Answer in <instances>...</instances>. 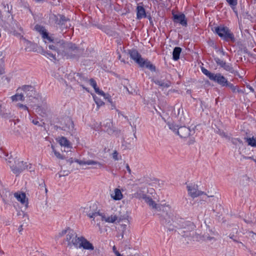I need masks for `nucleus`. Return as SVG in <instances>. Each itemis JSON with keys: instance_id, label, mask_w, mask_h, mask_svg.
Returning a JSON list of instances; mask_svg holds the SVG:
<instances>
[{"instance_id": "obj_41", "label": "nucleus", "mask_w": 256, "mask_h": 256, "mask_svg": "<svg viewBox=\"0 0 256 256\" xmlns=\"http://www.w3.org/2000/svg\"><path fill=\"white\" fill-rule=\"evenodd\" d=\"M45 56H48L52 58L54 60H56V55L52 54V53L48 52H45L44 54Z\"/></svg>"}, {"instance_id": "obj_44", "label": "nucleus", "mask_w": 256, "mask_h": 256, "mask_svg": "<svg viewBox=\"0 0 256 256\" xmlns=\"http://www.w3.org/2000/svg\"><path fill=\"white\" fill-rule=\"evenodd\" d=\"M17 106L20 108H22L24 109L25 110H28V108L26 105H24V104H17Z\"/></svg>"}, {"instance_id": "obj_27", "label": "nucleus", "mask_w": 256, "mask_h": 256, "mask_svg": "<svg viewBox=\"0 0 256 256\" xmlns=\"http://www.w3.org/2000/svg\"><path fill=\"white\" fill-rule=\"evenodd\" d=\"M144 200L146 202L149 206H151L152 208H158L156 204L150 197L147 196Z\"/></svg>"}, {"instance_id": "obj_38", "label": "nucleus", "mask_w": 256, "mask_h": 256, "mask_svg": "<svg viewBox=\"0 0 256 256\" xmlns=\"http://www.w3.org/2000/svg\"><path fill=\"white\" fill-rule=\"evenodd\" d=\"M226 86L229 87L233 92H235L236 91L237 86H234L232 84L228 82V84Z\"/></svg>"}, {"instance_id": "obj_6", "label": "nucleus", "mask_w": 256, "mask_h": 256, "mask_svg": "<svg viewBox=\"0 0 256 256\" xmlns=\"http://www.w3.org/2000/svg\"><path fill=\"white\" fill-rule=\"evenodd\" d=\"M186 188L188 195L193 198H194L203 194H204L206 196L204 198H203L204 199L200 200V202L201 204H202L203 202L206 201V199L207 198L212 196H207L204 192H202L201 190H198V186L197 185H188L186 186Z\"/></svg>"}, {"instance_id": "obj_63", "label": "nucleus", "mask_w": 256, "mask_h": 256, "mask_svg": "<svg viewBox=\"0 0 256 256\" xmlns=\"http://www.w3.org/2000/svg\"><path fill=\"white\" fill-rule=\"evenodd\" d=\"M120 60H121V62H124V63H125V62H125V60H124V59H122V57L120 58Z\"/></svg>"}, {"instance_id": "obj_21", "label": "nucleus", "mask_w": 256, "mask_h": 256, "mask_svg": "<svg viewBox=\"0 0 256 256\" xmlns=\"http://www.w3.org/2000/svg\"><path fill=\"white\" fill-rule=\"evenodd\" d=\"M111 196L114 200H122L123 198V195L120 189L115 188L114 193L111 194Z\"/></svg>"}, {"instance_id": "obj_10", "label": "nucleus", "mask_w": 256, "mask_h": 256, "mask_svg": "<svg viewBox=\"0 0 256 256\" xmlns=\"http://www.w3.org/2000/svg\"><path fill=\"white\" fill-rule=\"evenodd\" d=\"M173 21L174 23H178L184 26H187V20L183 14H173Z\"/></svg>"}, {"instance_id": "obj_12", "label": "nucleus", "mask_w": 256, "mask_h": 256, "mask_svg": "<svg viewBox=\"0 0 256 256\" xmlns=\"http://www.w3.org/2000/svg\"><path fill=\"white\" fill-rule=\"evenodd\" d=\"M130 56L136 63L138 65L142 63V61L144 59L142 58L140 54L136 50H131L128 52Z\"/></svg>"}, {"instance_id": "obj_58", "label": "nucleus", "mask_w": 256, "mask_h": 256, "mask_svg": "<svg viewBox=\"0 0 256 256\" xmlns=\"http://www.w3.org/2000/svg\"><path fill=\"white\" fill-rule=\"evenodd\" d=\"M234 236L232 235V236H230V238L232 239L234 242H238V241H237L236 240H234V238H233Z\"/></svg>"}, {"instance_id": "obj_31", "label": "nucleus", "mask_w": 256, "mask_h": 256, "mask_svg": "<svg viewBox=\"0 0 256 256\" xmlns=\"http://www.w3.org/2000/svg\"><path fill=\"white\" fill-rule=\"evenodd\" d=\"M224 70H226L230 72V73H234V68H232L231 64H226V62L224 64V65L222 67Z\"/></svg>"}, {"instance_id": "obj_13", "label": "nucleus", "mask_w": 256, "mask_h": 256, "mask_svg": "<svg viewBox=\"0 0 256 256\" xmlns=\"http://www.w3.org/2000/svg\"><path fill=\"white\" fill-rule=\"evenodd\" d=\"M190 130L185 126L179 127V130L177 131L178 134L181 138H188L190 134Z\"/></svg>"}, {"instance_id": "obj_30", "label": "nucleus", "mask_w": 256, "mask_h": 256, "mask_svg": "<svg viewBox=\"0 0 256 256\" xmlns=\"http://www.w3.org/2000/svg\"><path fill=\"white\" fill-rule=\"evenodd\" d=\"M246 139L249 146L252 147H256V138L252 136V138H246Z\"/></svg>"}, {"instance_id": "obj_3", "label": "nucleus", "mask_w": 256, "mask_h": 256, "mask_svg": "<svg viewBox=\"0 0 256 256\" xmlns=\"http://www.w3.org/2000/svg\"><path fill=\"white\" fill-rule=\"evenodd\" d=\"M8 162L10 164L12 162L10 160H8ZM14 162V165L12 166L10 164V166L13 173L16 174V176L20 174V173L22 172L26 169L28 170L30 172L33 170L32 165L31 164H27L26 162L20 161L18 160Z\"/></svg>"}, {"instance_id": "obj_49", "label": "nucleus", "mask_w": 256, "mask_h": 256, "mask_svg": "<svg viewBox=\"0 0 256 256\" xmlns=\"http://www.w3.org/2000/svg\"><path fill=\"white\" fill-rule=\"evenodd\" d=\"M246 88H248L252 92H254V89L250 84H247Z\"/></svg>"}, {"instance_id": "obj_15", "label": "nucleus", "mask_w": 256, "mask_h": 256, "mask_svg": "<svg viewBox=\"0 0 256 256\" xmlns=\"http://www.w3.org/2000/svg\"><path fill=\"white\" fill-rule=\"evenodd\" d=\"M56 140L61 146H64L68 148H72L70 142L64 136H58L56 138Z\"/></svg>"}, {"instance_id": "obj_40", "label": "nucleus", "mask_w": 256, "mask_h": 256, "mask_svg": "<svg viewBox=\"0 0 256 256\" xmlns=\"http://www.w3.org/2000/svg\"><path fill=\"white\" fill-rule=\"evenodd\" d=\"M52 148L53 149V152L54 154V155L58 158L60 159H64V157L60 154L59 152H56L53 146H52Z\"/></svg>"}, {"instance_id": "obj_52", "label": "nucleus", "mask_w": 256, "mask_h": 256, "mask_svg": "<svg viewBox=\"0 0 256 256\" xmlns=\"http://www.w3.org/2000/svg\"><path fill=\"white\" fill-rule=\"evenodd\" d=\"M234 140H237V141H238V142L240 144H242V141L240 139H239V138L234 139V140H232V143H233V144H236V142H234Z\"/></svg>"}, {"instance_id": "obj_8", "label": "nucleus", "mask_w": 256, "mask_h": 256, "mask_svg": "<svg viewBox=\"0 0 256 256\" xmlns=\"http://www.w3.org/2000/svg\"><path fill=\"white\" fill-rule=\"evenodd\" d=\"M210 80L218 83L222 86H226L228 82L227 79L220 73L214 74Z\"/></svg>"}, {"instance_id": "obj_14", "label": "nucleus", "mask_w": 256, "mask_h": 256, "mask_svg": "<svg viewBox=\"0 0 256 256\" xmlns=\"http://www.w3.org/2000/svg\"><path fill=\"white\" fill-rule=\"evenodd\" d=\"M26 94V96L33 98L35 95L36 91L34 88L30 85H24L20 88Z\"/></svg>"}, {"instance_id": "obj_7", "label": "nucleus", "mask_w": 256, "mask_h": 256, "mask_svg": "<svg viewBox=\"0 0 256 256\" xmlns=\"http://www.w3.org/2000/svg\"><path fill=\"white\" fill-rule=\"evenodd\" d=\"M186 226H184V225H180V229L182 228L184 230H181L179 234L183 236H193L194 233L195 226L192 223L188 222Z\"/></svg>"}, {"instance_id": "obj_50", "label": "nucleus", "mask_w": 256, "mask_h": 256, "mask_svg": "<svg viewBox=\"0 0 256 256\" xmlns=\"http://www.w3.org/2000/svg\"><path fill=\"white\" fill-rule=\"evenodd\" d=\"M98 94L101 95V96H106V94L102 90H100L98 92Z\"/></svg>"}, {"instance_id": "obj_62", "label": "nucleus", "mask_w": 256, "mask_h": 256, "mask_svg": "<svg viewBox=\"0 0 256 256\" xmlns=\"http://www.w3.org/2000/svg\"><path fill=\"white\" fill-rule=\"evenodd\" d=\"M116 256H122L120 252H116Z\"/></svg>"}, {"instance_id": "obj_23", "label": "nucleus", "mask_w": 256, "mask_h": 256, "mask_svg": "<svg viewBox=\"0 0 256 256\" xmlns=\"http://www.w3.org/2000/svg\"><path fill=\"white\" fill-rule=\"evenodd\" d=\"M14 196L16 200L20 202L22 204H24L26 203V196L24 193L16 192L14 193Z\"/></svg>"}, {"instance_id": "obj_51", "label": "nucleus", "mask_w": 256, "mask_h": 256, "mask_svg": "<svg viewBox=\"0 0 256 256\" xmlns=\"http://www.w3.org/2000/svg\"><path fill=\"white\" fill-rule=\"evenodd\" d=\"M112 251L116 254V252H119L117 250L115 246L112 247Z\"/></svg>"}, {"instance_id": "obj_59", "label": "nucleus", "mask_w": 256, "mask_h": 256, "mask_svg": "<svg viewBox=\"0 0 256 256\" xmlns=\"http://www.w3.org/2000/svg\"><path fill=\"white\" fill-rule=\"evenodd\" d=\"M148 20H149L150 22H152V17L150 16H148Z\"/></svg>"}, {"instance_id": "obj_64", "label": "nucleus", "mask_w": 256, "mask_h": 256, "mask_svg": "<svg viewBox=\"0 0 256 256\" xmlns=\"http://www.w3.org/2000/svg\"><path fill=\"white\" fill-rule=\"evenodd\" d=\"M121 57H122V56H121V55L119 54H118V59H119V60H120V58H121Z\"/></svg>"}, {"instance_id": "obj_25", "label": "nucleus", "mask_w": 256, "mask_h": 256, "mask_svg": "<svg viewBox=\"0 0 256 256\" xmlns=\"http://www.w3.org/2000/svg\"><path fill=\"white\" fill-rule=\"evenodd\" d=\"M182 52L180 47H175L172 52V58L174 60H178L180 58V56Z\"/></svg>"}, {"instance_id": "obj_17", "label": "nucleus", "mask_w": 256, "mask_h": 256, "mask_svg": "<svg viewBox=\"0 0 256 256\" xmlns=\"http://www.w3.org/2000/svg\"><path fill=\"white\" fill-rule=\"evenodd\" d=\"M139 66L141 68H144L145 66L152 72L156 70V66L153 65L148 60H144V58L142 61V63H140Z\"/></svg>"}, {"instance_id": "obj_26", "label": "nucleus", "mask_w": 256, "mask_h": 256, "mask_svg": "<svg viewBox=\"0 0 256 256\" xmlns=\"http://www.w3.org/2000/svg\"><path fill=\"white\" fill-rule=\"evenodd\" d=\"M59 16L60 18L58 19V18H57V20H56V23L58 25H60L62 26H64L68 21H70L69 18H66L63 15L60 14L59 15Z\"/></svg>"}, {"instance_id": "obj_60", "label": "nucleus", "mask_w": 256, "mask_h": 256, "mask_svg": "<svg viewBox=\"0 0 256 256\" xmlns=\"http://www.w3.org/2000/svg\"><path fill=\"white\" fill-rule=\"evenodd\" d=\"M95 207H96V206L95 204H93L92 206H90V208H92L93 210H94Z\"/></svg>"}, {"instance_id": "obj_37", "label": "nucleus", "mask_w": 256, "mask_h": 256, "mask_svg": "<svg viewBox=\"0 0 256 256\" xmlns=\"http://www.w3.org/2000/svg\"><path fill=\"white\" fill-rule=\"evenodd\" d=\"M39 186L40 190H42L44 188L46 194H47L48 189L46 188V185L44 180H42V182L40 184Z\"/></svg>"}, {"instance_id": "obj_54", "label": "nucleus", "mask_w": 256, "mask_h": 256, "mask_svg": "<svg viewBox=\"0 0 256 256\" xmlns=\"http://www.w3.org/2000/svg\"><path fill=\"white\" fill-rule=\"evenodd\" d=\"M244 221L245 222L247 223V224H252V220H246V219H244Z\"/></svg>"}, {"instance_id": "obj_24", "label": "nucleus", "mask_w": 256, "mask_h": 256, "mask_svg": "<svg viewBox=\"0 0 256 256\" xmlns=\"http://www.w3.org/2000/svg\"><path fill=\"white\" fill-rule=\"evenodd\" d=\"M82 238H84V236L78 237L77 234L74 237V239H73L72 241L71 245L72 244L76 248H80V243L82 242Z\"/></svg>"}, {"instance_id": "obj_56", "label": "nucleus", "mask_w": 256, "mask_h": 256, "mask_svg": "<svg viewBox=\"0 0 256 256\" xmlns=\"http://www.w3.org/2000/svg\"><path fill=\"white\" fill-rule=\"evenodd\" d=\"M214 238H213V237L208 236L206 240H212Z\"/></svg>"}, {"instance_id": "obj_53", "label": "nucleus", "mask_w": 256, "mask_h": 256, "mask_svg": "<svg viewBox=\"0 0 256 256\" xmlns=\"http://www.w3.org/2000/svg\"><path fill=\"white\" fill-rule=\"evenodd\" d=\"M236 92H238V93H242V94L244 93V90H240V89L238 88H237Z\"/></svg>"}, {"instance_id": "obj_9", "label": "nucleus", "mask_w": 256, "mask_h": 256, "mask_svg": "<svg viewBox=\"0 0 256 256\" xmlns=\"http://www.w3.org/2000/svg\"><path fill=\"white\" fill-rule=\"evenodd\" d=\"M34 29L42 34V38L44 39H46L50 44L54 41V40L48 35V33L46 32L44 26L36 24L34 26Z\"/></svg>"}, {"instance_id": "obj_22", "label": "nucleus", "mask_w": 256, "mask_h": 256, "mask_svg": "<svg viewBox=\"0 0 256 256\" xmlns=\"http://www.w3.org/2000/svg\"><path fill=\"white\" fill-rule=\"evenodd\" d=\"M132 196L138 199L142 198L144 200L147 196L142 188H140L136 192L132 194Z\"/></svg>"}, {"instance_id": "obj_20", "label": "nucleus", "mask_w": 256, "mask_h": 256, "mask_svg": "<svg viewBox=\"0 0 256 256\" xmlns=\"http://www.w3.org/2000/svg\"><path fill=\"white\" fill-rule=\"evenodd\" d=\"M77 163L80 164V165H83V164H88V165H93V164H98L100 167H101L102 164L98 162H96L93 160H88L86 161L84 160H77L76 161Z\"/></svg>"}, {"instance_id": "obj_4", "label": "nucleus", "mask_w": 256, "mask_h": 256, "mask_svg": "<svg viewBox=\"0 0 256 256\" xmlns=\"http://www.w3.org/2000/svg\"><path fill=\"white\" fill-rule=\"evenodd\" d=\"M160 222L170 232H176V230L180 229V225L176 222H174L170 215L166 214L165 216H162L160 219Z\"/></svg>"}, {"instance_id": "obj_55", "label": "nucleus", "mask_w": 256, "mask_h": 256, "mask_svg": "<svg viewBox=\"0 0 256 256\" xmlns=\"http://www.w3.org/2000/svg\"><path fill=\"white\" fill-rule=\"evenodd\" d=\"M18 230L19 232H21L23 230L22 225H20L19 226Z\"/></svg>"}, {"instance_id": "obj_33", "label": "nucleus", "mask_w": 256, "mask_h": 256, "mask_svg": "<svg viewBox=\"0 0 256 256\" xmlns=\"http://www.w3.org/2000/svg\"><path fill=\"white\" fill-rule=\"evenodd\" d=\"M202 71L206 76H207L208 78L210 80H211L212 78V77L214 74V73L211 72L208 70L203 68H202Z\"/></svg>"}, {"instance_id": "obj_46", "label": "nucleus", "mask_w": 256, "mask_h": 256, "mask_svg": "<svg viewBox=\"0 0 256 256\" xmlns=\"http://www.w3.org/2000/svg\"><path fill=\"white\" fill-rule=\"evenodd\" d=\"M95 102L98 106H101L104 104V102L100 100L94 98Z\"/></svg>"}, {"instance_id": "obj_11", "label": "nucleus", "mask_w": 256, "mask_h": 256, "mask_svg": "<svg viewBox=\"0 0 256 256\" xmlns=\"http://www.w3.org/2000/svg\"><path fill=\"white\" fill-rule=\"evenodd\" d=\"M74 78L76 80L78 83L80 84L83 89L86 90V88L82 84V83L88 82V79L87 77L85 76L82 73L77 72L74 74Z\"/></svg>"}, {"instance_id": "obj_45", "label": "nucleus", "mask_w": 256, "mask_h": 256, "mask_svg": "<svg viewBox=\"0 0 256 256\" xmlns=\"http://www.w3.org/2000/svg\"><path fill=\"white\" fill-rule=\"evenodd\" d=\"M68 232V228H66V230H62L59 233V236H62L64 234L66 235Z\"/></svg>"}, {"instance_id": "obj_28", "label": "nucleus", "mask_w": 256, "mask_h": 256, "mask_svg": "<svg viewBox=\"0 0 256 256\" xmlns=\"http://www.w3.org/2000/svg\"><path fill=\"white\" fill-rule=\"evenodd\" d=\"M154 82L156 84L164 88H168L170 85V82L169 81L165 82L160 80H154Z\"/></svg>"}, {"instance_id": "obj_47", "label": "nucleus", "mask_w": 256, "mask_h": 256, "mask_svg": "<svg viewBox=\"0 0 256 256\" xmlns=\"http://www.w3.org/2000/svg\"><path fill=\"white\" fill-rule=\"evenodd\" d=\"M112 158L116 160H118V152L116 150H115L113 152V154H112Z\"/></svg>"}, {"instance_id": "obj_2", "label": "nucleus", "mask_w": 256, "mask_h": 256, "mask_svg": "<svg viewBox=\"0 0 256 256\" xmlns=\"http://www.w3.org/2000/svg\"><path fill=\"white\" fill-rule=\"evenodd\" d=\"M214 32L222 40L227 42H234L236 38L234 34L228 28L218 26L214 28Z\"/></svg>"}, {"instance_id": "obj_1", "label": "nucleus", "mask_w": 256, "mask_h": 256, "mask_svg": "<svg viewBox=\"0 0 256 256\" xmlns=\"http://www.w3.org/2000/svg\"><path fill=\"white\" fill-rule=\"evenodd\" d=\"M48 47L66 59L79 58L84 52V49L80 48L75 44L64 40H56L52 43L48 44Z\"/></svg>"}, {"instance_id": "obj_61", "label": "nucleus", "mask_w": 256, "mask_h": 256, "mask_svg": "<svg viewBox=\"0 0 256 256\" xmlns=\"http://www.w3.org/2000/svg\"><path fill=\"white\" fill-rule=\"evenodd\" d=\"M4 73V70L0 68V75Z\"/></svg>"}, {"instance_id": "obj_48", "label": "nucleus", "mask_w": 256, "mask_h": 256, "mask_svg": "<svg viewBox=\"0 0 256 256\" xmlns=\"http://www.w3.org/2000/svg\"><path fill=\"white\" fill-rule=\"evenodd\" d=\"M126 168L130 174H131L132 171L128 164H126Z\"/></svg>"}, {"instance_id": "obj_43", "label": "nucleus", "mask_w": 256, "mask_h": 256, "mask_svg": "<svg viewBox=\"0 0 256 256\" xmlns=\"http://www.w3.org/2000/svg\"><path fill=\"white\" fill-rule=\"evenodd\" d=\"M218 134H219L222 136V137H224V138H228V139H230V138L224 132V131H220V130H218Z\"/></svg>"}, {"instance_id": "obj_39", "label": "nucleus", "mask_w": 256, "mask_h": 256, "mask_svg": "<svg viewBox=\"0 0 256 256\" xmlns=\"http://www.w3.org/2000/svg\"><path fill=\"white\" fill-rule=\"evenodd\" d=\"M88 81L90 82V84L93 87L94 89H96V88L97 86L96 80L93 78H90V80H88Z\"/></svg>"}, {"instance_id": "obj_34", "label": "nucleus", "mask_w": 256, "mask_h": 256, "mask_svg": "<svg viewBox=\"0 0 256 256\" xmlns=\"http://www.w3.org/2000/svg\"><path fill=\"white\" fill-rule=\"evenodd\" d=\"M214 60L215 62L216 63V64L218 66H220L221 68H222L224 65V64L226 63L225 61H224L222 60H221L218 58H214Z\"/></svg>"}, {"instance_id": "obj_57", "label": "nucleus", "mask_w": 256, "mask_h": 256, "mask_svg": "<svg viewBox=\"0 0 256 256\" xmlns=\"http://www.w3.org/2000/svg\"><path fill=\"white\" fill-rule=\"evenodd\" d=\"M96 92L98 94V92L100 90L99 89V88L98 87V86H96V89H94Z\"/></svg>"}, {"instance_id": "obj_16", "label": "nucleus", "mask_w": 256, "mask_h": 256, "mask_svg": "<svg viewBox=\"0 0 256 256\" xmlns=\"http://www.w3.org/2000/svg\"><path fill=\"white\" fill-rule=\"evenodd\" d=\"M80 248H82L84 250H94L93 244L88 240L84 237L82 238V242L80 245Z\"/></svg>"}, {"instance_id": "obj_42", "label": "nucleus", "mask_w": 256, "mask_h": 256, "mask_svg": "<svg viewBox=\"0 0 256 256\" xmlns=\"http://www.w3.org/2000/svg\"><path fill=\"white\" fill-rule=\"evenodd\" d=\"M32 122L34 124V125H36V126H42L44 124V122H42V124H40V122L37 119H34L32 120Z\"/></svg>"}, {"instance_id": "obj_19", "label": "nucleus", "mask_w": 256, "mask_h": 256, "mask_svg": "<svg viewBox=\"0 0 256 256\" xmlns=\"http://www.w3.org/2000/svg\"><path fill=\"white\" fill-rule=\"evenodd\" d=\"M76 234L74 231L68 228V232L66 235V240L68 242V245H71L72 241L76 236Z\"/></svg>"}, {"instance_id": "obj_32", "label": "nucleus", "mask_w": 256, "mask_h": 256, "mask_svg": "<svg viewBox=\"0 0 256 256\" xmlns=\"http://www.w3.org/2000/svg\"><path fill=\"white\" fill-rule=\"evenodd\" d=\"M226 2L228 4L231 8L234 10L236 9V6L238 4L237 0H226Z\"/></svg>"}, {"instance_id": "obj_36", "label": "nucleus", "mask_w": 256, "mask_h": 256, "mask_svg": "<svg viewBox=\"0 0 256 256\" xmlns=\"http://www.w3.org/2000/svg\"><path fill=\"white\" fill-rule=\"evenodd\" d=\"M8 156V154L5 152L0 147V157L5 158L6 160H7L6 157Z\"/></svg>"}, {"instance_id": "obj_35", "label": "nucleus", "mask_w": 256, "mask_h": 256, "mask_svg": "<svg viewBox=\"0 0 256 256\" xmlns=\"http://www.w3.org/2000/svg\"><path fill=\"white\" fill-rule=\"evenodd\" d=\"M169 128L172 130L174 132L177 134V131L179 130V127L178 126L175 125L174 124H169Z\"/></svg>"}, {"instance_id": "obj_5", "label": "nucleus", "mask_w": 256, "mask_h": 256, "mask_svg": "<svg viewBox=\"0 0 256 256\" xmlns=\"http://www.w3.org/2000/svg\"><path fill=\"white\" fill-rule=\"evenodd\" d=\"M87 215L90 218H92L94 220L98 216H100V220L102 221H105L107 222L113 223L116 222L118 219L116 215H111L110 216L106 217L104 213H100V211L93 210L87 212Z\"/></svg>"}, {"instance_id": "obj_18", "label": "nucleus", "mask_w": 256, "mask_h": 256, "mask_svg": "<svg viewBox=\"0 0 256 256\" xmlns=\"http://www.w3.org/2000/svg\"><path fill=\"white\" fill-rule=\"evenodd\" d=\"M136 17L138 20H140L142 18H146V10L143 6H138L136 7Z\"/></svg>"}, {"instance_id": "obj_29", "label": "nucleus", "mask_w": 256, "mask_h": 256, "mask_svg": "<svg viewBox=\"0 0 256 256\" xmlns=\"http://www.w3.org/2000/svg\"><path fill=\"white\" fill-rule=\"evenodd\" d=\"M12 101L21 100L24 101V98L22 94H16L11 97Z\"/></svg>"}]
</instances>
